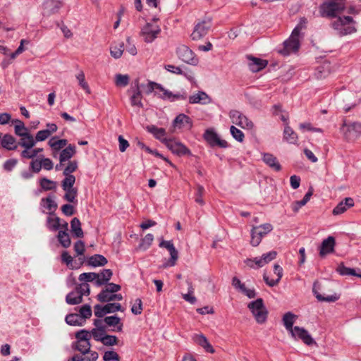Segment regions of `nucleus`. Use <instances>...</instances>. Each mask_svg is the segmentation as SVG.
<instances>
[{
  "label": "nucleus",
  "instance_id": "obj_1",
  "mask_svg": "<svg viewBox=\"0 0 361 361\" xmlns=\"http://www.w3.org/2000/svg\"><path fill=\"white\" fill-rule=\"evenodd\" d=\"M354 23L352 17L343 16L335 19L331 23V25L334 30L338 31L340 35H345L356 31Z\"/></svg>",
  "mask_w": 361,
  "mask_h": 361
},
{
  "label": "nucleus",
  "instance_id": "obj_2",
  "mask_svg": "<svg viewBox=\"0 0 361 361\" xmlns=\"http://www.w3.org/2000/svg\"><path fill=\"white\" fill-rule=\"evenodd\" d=\"M247 307L258 324H264L267 321L268 311L262 298H257L256 300L252 301L248 304Z\"/></svg>",
  "mask_w": 361,
  "mask_h": 361
},
{
  "label": "nucleus",
  "instance_id": "obj_3",
  "mask_svg": "<svg viewBox=\"0 0 361 361\" xmlns=\"http://www.w3.org/2000/svg\"><path fill=\"white\" fill-rule=\"evenodd\" d=\"M212 25V19L211 17L205 16L194 27V30L190 35L192 40L197 41L203 38L207 35Z\"/></svg>",
  "mask_w": 361,
  "mask_h": 361
},
{
  "label": "nucleus",
  "instance_id": "obj_4",
  "mask_svg": "<svg viewBox=\"0 0 361 361\" xmlns=\"http://www.w3.org/2000/svg\"><path fill=\"white\" fill-rule=\"evenodd\" d=\"M156 21L157 19L154 18L152 22L147 23L141 29L140 35L147 43L152 42L161 32V28Z\"/></svg>",
  "mask_w": 361,
  "mask_h": 361
},
{
  "label": "nucleus",
  "instance_id": "obj_5",
  "mask_svg": "<svg viewBox=\"0 0 361 361\" xmlns=\"http://www.w3.org/2000/svg\"><path fill=\"white\" fill-rule=\"evenodd\" d=\"M345 8L344 0H329L321 6L322 16L335 17L336 13Z\"/></svg>",
  "mask_w": 361,
  "mask_h": 361
},
{
  "label": "nucleus",
  "instance_id": "obj_6",
  "mask_svg": "<svg viewBox=\"0 0 361 361\" xmlns=\"http://www.w3.org/2000/svg\"><path fill=\"white\" fill-rule=\"evenodd\" d=\"M176 54L179 59L188 64L195 66L198 63V59L195 56V53L184 44L177 47Z\"/></svg>",
  "mask_w": 361,
  "mask_h": 361
},
{
  "label": "nucleus",
  "instance_id": "obj_7",
  "mask_svg": "<svg viewBox=\"0 0 361 361\" xmlns=\"http://www.w3.org/2000/svg\"><path fill=\"white\" fill-rule=\"evenodd\" d=\"M300 35H294L292 32L290 37L283 42V49L280 51V53L283 56H288L291 52H295L300 47Z\"/></svg>",
  "mask_w": 361,
  "mask_h": 361
},
{
  "label": "nucleus",
  "instance_id": "obj_8",
  "mask_svg": "<svg viewBox=\"0 0 361 361\" xmlns=\"http://www.w3.org/2000/svg\"><path fill=\"white\" fill-rule=\"evenodd\" d=\"M204 140L211 147L218 146L221 148L228 147V142L224 140H221L216 132L212 129H207L204 133Z\"/></svg>",
  "mask_w": 361,
  "mask_h": 361
},
{
  "label": "nucleus",
  "instance_id": "obj_9",
  "mask_svg": "<svg viewBox=\"0 0 361 361\" xmlns=\"http://www.w3.org/2000/svg\"><path fill=\"white\" fill-rule=\"evenodd\" d=\"M165 145L172 153L178 156L191 155L190 150L179 142L173 140H166Z\"/></svg>",
  "mask_w": 361,
  "mask_h": 361
},
{
  "label": "nucleus",
  "instance_id": "obj_10",
  "mask_svg": "<svg viewBox=\"0 0 361 361\" xmlns=\"http://www.w3.org/2000/svg\"><path fill=\"white\" fill-rule=\"evenodd\" d=\"M159 245L160 247H164V248L167 249L171 255L170 259L169 260L167 264L166 265H164V267H166L167 266H169V267L174 266L176 263L178 258V252L177 250L176 249V247H174L172 241H171V240L166 241V240H162L160 242Z\"/></svg>",
  "mask_w": 361,
  "mask_h": 361
},
{
  "label": "nucleus",
  "instance_id": "obj_11",
  "mask_svg": "<svg viewBox=\"0 0 361 361\" xmlns=\"http://www.w3.org/2000/svg\"><path fill=\"white\" fill-rule=\"evenodd\" d=\"M290 334L293 338H295L296 337H298L307 345L316 344L314 340L312 338L308 331L304 328L295 326L294 330Z\"/></svg>",
  "mask_w": 361,
  "mask_h": 361
},
{
  "label": "nucleus",
  "instance_id": "obj_12",
  "mask_svg": "<svg viewBox=\"0 0 361 361\" xmlns=\"http://www.w3.org/2000/svg\"><path fill=\"white\" fill-rule=\"evenodd\" d=\"M347 127L345 137L348 140H353L361 135V123L353 122L350 124L344 123L343 128Z\"/></svg>",
  "mask_w": 361,
  "mask_h": 361
},
{
  "label": "nucleus",
  "instance_id": "obj_13",
  "mask_svg": "<svg viewBox=\"0 0 361 361\" xmlns=\"http://www.w3.org/2000/svg\"><path fill=\"white\" fill-rule=\"evenodd\" d=\"M336 240L334 237L329 236L324 239L319 247V256L324 257L326 255L334 252Z\"/></svg>",
  "mask_w": 361,
  "mask_h": 361
},
{
  "label": "nucleus",
  "instance_id": "obj_14",
  "mask_svg": "<svg viewBox=\"0 0 361 361\" xmlns=\"http://www.w3.org/2000/svg\"><path fill=\"white\" fill-rule=\"evenodd\" d=\"M134 86L133 87V94L130 97V103L132 106H136L140 108L143 106L142 102V93L140 90L139 79H136L133 82Z\"/></svg>",
  "mask_w": 361,
  "mask_h": 361
},
{
  "label": "nucleus",
  "instance_id": "obj_15",
  "mask_svg": "<svg viewBox=\"0 0 361 361\" xmlns=\"http://www.w3.org/2000/svg\"><path fill=\"white\" fill-rule=\"evenodd\" d=\"M320 284L315 281L313 284L312 292L315 295L316 298L320 302H334L340 298V295L334 293L331 295L324 296L319 293L318 290L319 289Z\"/></svg>",
  "mask_w": 361,
  "mask_h": 361
},
{
  "label": "nucleus",
  "instance_id": "obj_16",
  "mask_svg": "<svg viewBox=\"0 0 361 361\" xmlns=\"http://www.w3.org/2000/svg\"><path fill=\"white\" fill-rule=\"evenodd\" d=\"M248 67L250 71L256 73L264 69L268 64L267 60L261 59L252 56H248Z\"/></svg>",
  "mask_w": 361,
  "mask_h": 361
},
{
  "label": "nucleus",
  "instance_id": "obj_17",
  "mask_svg": "<svg viewBox=\"0 0 361 361\" xmlns=\"http://www.w3.org/2000/svg\"><path fill=\"white\" fill-rule=\"evenodd\" d=\"M0 142L3 148L9 151L16 150L18 147V142L12 135L8 133L1 137Z\"/></svg>",
  "mask_w": 361,
  "mask_h": 361
},
{
  "label": "nucleus",
  "instance_id": "obj_18",
  "mask_svg": "<svg viewBox=\"0 0 361 361\" xmlns=\"http://www.w3.org/2000/svg\"><path fill=\"white\" fill-rule=\"evenodd\" d=\"M63 4L58 0H47L44 4V13L49 16L59 12Z\"/></svg>",
  "mask_w": 361,
  "mask_h": 361
},
{
  "label": "nucleus",
  "instance_id": "obj_19",
  "mask_svg": "<svg viewBox=\"0 0 361 361\" xmlns=\"http://www.w3.org/2000/svg\"><path fill=\"white\" fill-rule=\"evenodd\" d=\"M274 274L277 275V279L276 280L269 279V276L266 274H264L263 275L264 282L270 287L276 286L283 276V269L280 265L277 264H274Z\"/></svg>",
  "mask_w": 361,
  "mask_h": 361
},
{
  "label": "nucleus",
  "instance_id": "obj_20",
  "mask_svg": "<svg viewBox=\"0 0 361 361\" xmlns=\"http://www.w3.org/2000/svg\"><path fill=\"white\" fill-rule=\"evenodd\" d=\"M160 92H162V94L158 93L159 97L163 99H169L171 102H174L176 100L180 99H186L187 95L185 93H176L173 94L171 91L166 90L163 87V90H158Z\"/></svg>",
  "mask_w": 361,
  "mask_h": 361
},
{
  "label": "nucleus",
  "instance_id": "obj_21",
  "mask_svg": "<svg viewBox=\"0 0 361 361\" xmlns=\"http://www.w3.org/2000/svg\"><path fill=\"white\" fill-rule=\"evenodd\" d=\"M354 205L353 199L351 197H345L344 201L339 202L337 206L333 209L334 215H338L343 214L346 211L347 208Z\"/></svg>",
  "mask_w": 361,
  "mask_h": 361
},
{
  "label": "nucleus",
  "instance_id": "obj_22",
  "mask_svg": "<svg viewBox=\"0 0 361 361\" xmlns=\"http://www.w3.org/2000/svg\"><path fill=\"white\" fill-rule=\"evenodd\" d=\"M189 102L190 104H207L211 102V99L207 93L202 91L198 92L189 97Z\"/></svg>",
  "mask_w": 361,
  "mask_h": 361
},
{
  "label": "nucleus",
  "instance_id": "obj_23",
  "mask_svg": "<svg viewBox=\"0 0 361 361\" xmlns=\"http://www.w3.org/2000/svg\"><path fill=\"white\" fill-rule=\"evenodd\" d=\"M18 142V146L25 149H32L36 145L35 138L31 133H26L20 137Z\"/></svg>",
  "mask_w": 361,
  "mask_h": 361
},
{
  "label": "nucleus",
  "instance_id": "obj_24",
  "mask_svg": "<svg viewBox=\"0 0 361 361\" xmlns=\"http://www.w3.org/2000/svg\"><path fill=\"white\" fill-rule=\"evenodd\" d=\"M263 161L269 167L276 171H279L281 169V166L277 160V158L271 154L264 153L263 155Z\"/></svg>",
  "mask_w": 361,
  "mask_h": 361
},
{
  "label": "nucleus",
  "instance_id": "obj_25",
  "mask_svg": "<svg viewBox=\"0 0 361 361\" xmlns=\"http://www.w3.org/2000/svg\"><path fill=\"white\" fill-rule=\"evenodd\" d=\"M104 322L109 326H116V331L121 332L123 329V323L121 322V319L116 316H108L104 319Z\"/></svg>",
  "mask_w": 361,
  "mask_h": 361
},
{
  "label": "nucleus",
  "instance_id": "obj_26",
  "mask_svg": "<svg viewBox=\"0 0 361 361\" xmlns=\"http://www.w3.org/2000/svg\"><path fill=\"white\" fill-rule=\"evenodd\" d=\"M107 263V259L104 256L99 254H95L91 256L88 260V264L94 267H102L106 265Z\"/></svg>",
  "mask_w": 361,
  "mask_h": 361
},
{
  "label": "nucleus",
  "instance_id": "obj_27",
  "mask_svg": "<svg viewBox=\"0 0 361 361\" xmlns=\"http://www.w3.org/2000/svg\"><path fill=\"white\" fill-rule=\"evenodd\" d=\"M97 300L101 302H106L113 300H121L123 297L121 294H115L111 293H99L97 296Z\"/></svg>",
  "mask_w": 361,
  "mask_h": 361
},
{
  "label": "nucleus",
  "instance_id": "obj_28",
  "mask_svg": "<svg viewBox=\"0 0 361 361\" xmlns=\"http://www.w3.org/2000/svg\"><path fill=\"white\" fill-rule=\"evenodd\" d=\"M71 232L76 238H82L84 233L81 228V223L77 217H74L71 221Z\"/></svg>",
  "mask_w": 361,
  "mask_h": 361
},
{
  "label": "nucleus",
  "instance_id": "obj_29",
  "mask_svg": "<svg viewBox=\"0 0 361 361\" xmlns=\"http://www.w3.org/2000/svg\"><path fill=\"white\" fill-rule=\"evenodd\" d=\"M99 274V277L97 278V280L95 281V285L97 286H101L102 285L106 284L111 279L113 275V272L111 269H104Z\"/></svg>",
  "mask_w": 361,
  "mask_h": 361
},
{
  "label": "nucleus",
  "instance_id": "obj_30",
  "mask_svg": "<svg viewBox=\"0 0 361 361\" xmlns=\"http://www.w3.org/2000/svg\"><path fill=\"white\" fill-rule=\"evenodd\" d=\"M193 339L196 343L204 348L206 351L212 353L214 352L213 347L208 342L207 338L202 334L195 335Z\"/></svg>",
  "mask_w": 361,
  "mask_h": 361
},
{
  "label": "nucleus",
  "instance_id": "obj_31",
  "mask_svg": "<svg viewBox=\"0 0 361 361\" xmlns=\"http://www.w3.org/2000/svg\"><path fill=\"white\" fill-rule=\"evenodd\" d=\"M186 124L188 127H191L192 125L190 118L185 114H180L178 115L173 121V125L178 128H182Z\"/></svg>",
  "mask_w": 361,
  "mask_h": 361
},
{
  "label": "nucleus",
  "instance_id": "obj_32",
  "mask_svg": "<svg viewBox=\"0 0 361 361\" xmlns=\"http://www.w3.org/2000/svg\"><path fill=\"white\" fill-rule=\"evenodd\" d=\"M283 138L291 144H295L298 141V135L287 123L283 131Z\"/></svg>",
  "mask_w": 361,
  "mask_h": 361
},
{
  "label": "nucleus",
  "instance_id": "obj_33",
  "mask_svg": "<svg viewBox=\"0 0 361 361\" xmlns=\"http://www.w3.org/2000/svg\"><path fill=\"white\" fill-rule=\"evenodd\" d=\"M296 315L290 312H286L283 317V322L286 329L290 333L294 330L293 327Z\"/></svg>",
  "mask_w": 361,
  "mask_h": 361
},
{
  "label": "nucleus",
  "instance_id": "obj_34",
  "mask_svg": "<svg viewBox=\"0 0 361 361\" xmlns=\"http://www.w3.org/2000/svg\"><path fill=\"white\" fill-rule=\"evenodd\" d=\"M75 154V147L69 145L66 148L63 149L59 156L61 163L64 162L71 159Z\"/></svg>",
  "mask_w": 361,
  "mask_h": 361
},
{
  "label": "nucleus",
  "instance_id": "obj_35",
  "mask_svg": "<svg viewBox=\"0 0 361 361\" xmlns=\"http://www.w3.org/2000/svg\"><path fill=\"white\" fill-rule=\"evenodd\" d=\"M140 88H142L143 91L147 94H149L154 91H155V94H157L158 92L157 90H163V87L161 86V85L152 81H149L147 85H140Z\"/></svg>",
  "mask_w": 361,
  "mask_h": 361
},
{
  "label": "nucleus",
  "instance_id": "obj_36",
  "mask_svg": "<svg viewBox=\"0 0 361 361\" xmlns=\"http://www.w3.org/2000/svg\"><path fill=\"white\" fill-rule=\"evenodd\" d=\"M57 239L61 246L64 248H68L71 245L70 235L66 231H59L57 234Z\"/></svg>",
  "mask_w": 361,
  "mask_h": 361
},
{
  "label": "nucleus",
  "instance_id": "obj_37",
  "mask_svg": "<svg viewBox=\"0 0 361 361\" xmlns=\"http://www.w3.org/2000/svg\"><path fill=\"white\" fill-rule=\"evenodd\" d=\"M12 122L16 123L14 127V132L17 136L21 137L26 133H30L28 128L25 127L24 123L22 121L16 119L13 120Z\"/></svg>",
  "mask_w": 361,
  "mask_h": 361
},
{
  "label": "nucleus",
  "instance_id": "obj_38",
  "mask_svg": "<svg viewBox=\"0 0 361 361\" xmlns=\"http://www.w3.org/2000/svg\"><path fill=\"white\" fill-rule=\"evenodd\" d=\"M66 302L71 305H78L82 302V298L74 290L66 295Z\"/></svg>",
  "mask_w": 361,
  "mask_h": 361
},
{
  "label": "nucleus",
  "instance_id": "obj_39",
  "mask_svg": "<svg viewBox=\"0 0 361 361\" xmlns=\"http://www.w3.org/2000/svg\"><path fill=\"white\" fill-rule=\"evenodd\" d=\"M72 347L82 354L85 355L90 352L91 345L90 341L80 342V341H77V342L73 343Z\"/></svg>",
  "mask_w": 361,
  "mask_h": 361
},
{
  "label": "nucleus",
  "instance_id": "obj_40",
  "mask_svg": "<svg viewBox=\"0 0 361 361\" xmlns=\"http://www.w3.org/2000/svg\"><path fill=\"white\" fill-rule=\"evenodd\" d=\"M66 322L71 326H82L84 321L77 313L69 314L66 317Z\"/></svg>",
  "mask_w": 361,
  "mask_h": 361
},
{
  "label": "nucleus",
  "instance_id": "obj_41",
  "mask_svg": "<svg viewBox=\"0 0 361 361\" xmlns=\"http://www.w3.org/2000/svg\"><path fill=\"white\" fill-rule=\"evenodd\" d=\"M67 140H56V137H51L49 141V145L55 151H59L67 145Z\"/></svg>",
  "mask_w": 361,
  "mask_h": 361
},
{
  "label": "nucleus",
  "instance_id": "obj_42",
  "mask_svg": "<svg viewBox=\"0 0 361 361\" xmlns=\"http://www.w3.org/2000/svg\"><path fill=\"white\" fill-rule=\"evenodd\" d=\"M146 128L148 132L153 134L158 140H161L166 135V130L162 128H157L154 125H150L147 126Z\"/></svg>",
  "mask_w": 361,
  "mask_h": 361
},
{
  "label": "nucleus",
  "instance_id": "obj_43",
  "mask_svg": "<svg viewBox=\"0 0 361 361\" xmlns=\"http://www.w3.org/2000/svg\"><path fill=\"white\" fill-rule=\"evenodd\" d=\"M39 185L44 191L54 190L56 188V183L45 177L39 180Z\"/></svg>",
  "mask_w": 361,
  "mask_h": 361
},
{
  "label": "nucleus",
  "instance_id": "obj_44",
  "mask_svg": "<svg viewBox=\"0 0 361 361\" xmlns=\"http://www.w3.org/2000/svg\"><path fill=\"white\" fill-rule=\"evenodd\" d=\"M66 193L63 196V199L68 202L71 203H76L77 202V195H78V189L76 188H73L68 189V190H65Z\"/></svg>",
  "mask_w": 361,
  "mask_h": 361
},
{
  "label": "nucleus",
  "instance_id": "obj_45",
  "mask_svg": "<svg viewBox=\"0 0 361 361\" xmlns=\"http://www.w3.org/2000/svg\"><path fill=\"white\" fill-rule=\"evenodd\" d=\"M245 264L252 269L260 268L264 266V263L262 258L255 257L254 259H246Z\"/></svg>",
  "mask_w": 361,
  "mask_h": 361
},
{
  "label": "nucleus",
  "instance_id": "obj_46",
  "mask_svg": "<svg viewBox=\"0 0 361 361\" xmlns=\"http://www.w3.org/2000/svg\"><path fill=\"white\" fill-rule=\"evenodd\" d=\"M164 68L166 71H168L171 73H175L176 75H183L190 80H192V76L188 75L186 73L183 72L179 66H176L173 65L168 64V65H165Z\"/></svg>",
  "mask_w": 361,
  "mask_h": 361
},
{
  "label": "nucleus",
  "instance_id": "obj_47",
  "mask_svg": "<svg viewBox=\"0 0 361 361\" xmlns=\"http://www.w3.org/2000/svg\"><path fill=\"white\" fill-rule=\"evenodd\" d=\"M256 227L258 228L257 230V234L259 235L262 238H263L273 230V226L269 223L264 224L260 226H257Z\"/></svg>",
  "mask_w": 361,
  "mask_h": 361
},
{
  "label": "nucleus",
  "instance_id": "obj_48",
  "mask_svg": "<svg viewBox=\"0 0 361 361\" xmlns=\"http://www.w3.org/2000/svg\"><path fill=\"white\" fill-rule=\"evenodd\" d=\"M66 178L61 182V187L63 190H68V189L74 188V183L75 182V177L73 175L65 176Z\"/></svg>",
  "mask_w": 361,
  "mask_h": 361
},
{
  "label": "nucleus",
  "instance_id": "obj_49",
  "mask_svg": "<svg viewBox=\"0 0 361 361\" xmlns=\"http://www.w3.org/2000/svg\"><path fill=\"white\" fill-rule=\"evenodd\" d=\"M154 240V235L151 233L147 234L145 238L141 240L140 243L139 244V248L143 250H146L148 249L152 245Z\"/></svg>",
  "mask_w": 361,
  "mask_h": 361
},
{
  "label": "nucleus",
  "instance_id": "obj_50",
  "mask_svg": "<svg viewBox=\"0 0 361 361\" xmlns=\"http://www.w3.org/2000/svg\"><path fill=\"white\" fill-rule=\"evenodd\" d=\"M336 271L342 276L356 275V271L354 269L346 267L343 263H341L336 268Z\"/></svg>",
  "mask_w": 361,
  "mask_h": 361
},
{
  "label": "nucleus",
  "instance_id": "obj_51",
  "mask_svg": "<svg viewBox=\"0 0 361 361\" xmlns=\"http://www.w3.org/2000/svg\"><path fill=\"white\" fill-rule=\"evenodd\" d=\"M76 78L78 80L79 85L85 91L86 93L90 94V89L87 82L85 81V74L80 71L77 75Z\"/></svg>",
  "mask_w": 361,
  "mask_h": 361
},
{
  "label": "nucleus",
  "instance_id": "obj_52",
  "mask_svg": "<svg viewBox=\"0 0 361 361\" xmlns=\"http://www.w3.org/2000/svg\"><path fill=\"white\" fill-rule=\"evenodd\" d=\"M99 277V274L94 272L82 273L79 276V281L85 282H92L97 280Z\"/></svg>",
  "mask_w": 361,
  "mask_h": 361
},
{
  "label": "nucleus",
  "instance_id": "obj_53",
  "mask_svg": "<svg viewBox=\"0 0 361 361\" xmlns=\"http://www.w3.org/2000/svg\"><path fill=\"white\" fill-rule=\"evenodd\" d=\"M243 128H247V129H252L254 127L253 123L248 119L247 116L242 114V116L240 117L239 120L238 121L237 123L235 124Z\"/></svg>",
  "mask_w": 361,
  "mask_h": 361
},
{
  "label": "nucleus",
  "instance_id": "obj_54",
  "mask_svg": "<svg viewBox=\"0 0 361 361\" xmlns=\"http://www.w3.org/2000/svg\"><path fill=\"white\" fill-rule=\"evenodd\" d=\"M256 226H252L251 231H250V235H251V240H250V244L254 246L257 247L259 245V243L262 241V237H260L259 235H257V232Z\"/></svg>",
  "mask_w": 361,
  "mask_h": 361
},
{
  "label": "nucleus",
  "instance_id": "obj_55",
  "mask_svg": "<svg viewBox=\"0 0 361 361\" xmlns=\"http://www.w3.org/2000/svg\"><path fill=\"white\" fill-rule=\"evenodd\" d=\"M48 227L52 231H57L61 227V219L56 216L55 218L48 217L47 219Z\"/></svg>",
  "mask_w": 361,
  "mask_h": 361
},
{
  "label": "nucleus",
  "instance_id": "obj_56",
  "mask_svg": "<svg viewBox=\"0 0 361 361\" xmlns=\"http://www.w3.org/2000/svg\"><path fill=\"white\" fill-rule=\"evenodd\" d=\"M187 283L189 286L188 293L186 294H183V298L185 301L190 302V304H194L197 300L196 298L192 295L194 292V288L192 286V283L190 281H187Z\"/></svg>",
  "mask_w": 361,
  "mask_h": 361
},
{
  "label": "nucleus",
  "instance_id": "obj_57",
  "mask_svg": "<svg viewBox=\"0 0 361 361\" xmlns=\"http://www.w3.org/2000/svg\"><path fill=\"white\" fill-rule=\"evenodd\" d=\"M123 44H119L118 45L111 46L110 49L111 55L114 59H119L123 52Z\"/></svg>",
  "mask_w": 361,
  "mask_h": 361
},
{
  "label": "nucleus",
  "instance_id": "obj_58",
  "mask_svg": "<svg viewBox=\"0 0 361 361\" xmlns=\"http://www.w3.org/2000/svg\"><path fill=\"white\" fill-rule=\"evenodd\" d=\"M42 202L46 203V209L52 212L50 213V214H52L54 212V211L57 209L56 202L50 196H48L46 198H42Z\"/></svg>",
  "mask_w": 361,
  "mask_h": 361
},
{
  "label": "nucleus",
  "instance_id": "obj_59",
  "mask_svg": "<svg viewBox=\"0 0 361 361\" xmlns=\"http://www.w3.org/2000/svg\"><path fill=\"white\" fill-rule=\"evenodd\" d=\"M81 319L85 322L86 319L90 318L92 316V309L90 305H82L79 310Z\"/></svg>",
  "mask_w": 361,
  "mask_h": 361
},
{
  "label": "nucleus",
  "instance_id": "obj_60",
  "mask_svg": "<svg viewBox=\"0 0 361 361\" xmlns=\"http://www.w3.org/2000/svg\"><path fill=\"white\" fill-rule=\"evenodd\" d=\"M75 290L79 294L81 295L82 298L83 295H89L90 293V286L87 283H82L80 285H78Z\"/></svg>",
  "mask_w": 361,
  "mask_h": 361
},
{
  "label": "nucleus",
  "instance_id": "obj_61",
  "mask_svg": "<svg viewBox=\"0 0 361 361\" xmlns=\"http://www.w3.org/2000/svg\"><path fill=\"white\" fill-rule=\"evenodd\" d=\"M104 361H120L121 357L114 350H107L103 355Z\"/></svg>",
  "mask_w": 361,
  "mask_h": 361
},
{
  "label": "nucleus",
  "instance_id": "obj_62",
  "mask_svg": "<svg viewBox=\"0 0 361 361\" xmlns=\"http://www.w3.org/2000/svg\"><path fill=\"white\" fill-rule=\"evenodd\" d=\"M230 131L233 138L235 139L237 141L240 142L243 141L245 136L244 133L240 130L235 128L234 126H231Z\"/></svg>",
  "mask_w": 361,
  "mask_h": 361
},
{
  "label": "nucleus",
  "instance_id": "obj_63",
  "mask_svg": "<svg viewBox=\"0 0 361 361\" xmlns=\"http://www.w3.org/2000/svg\"><path fill=\"white\" fill-rule=\"evenodd\" d=\"M104 309L106 311V314L114 313L117 311L123 312V310L119 303H108L104 305Z\"/></svg>",
  "mask_w": 361,
  "mask_h": 361
},
{
  "label": "nucleus",
  "instance_id": "obj_64",
  "mask_svg": "<svg viewBox=\"0 0 361 361\" xmlns=\"http://www.w3.org/2000/svg\"><path fill=\"white\" fill-rule=\"evenodd\" d=\"M115 82L117 86L126 87L129 82V77L128 75L117 74Z\"/></svg>",
  "mask_w": 361,
  "mask_h": 361
}]
</instances>
